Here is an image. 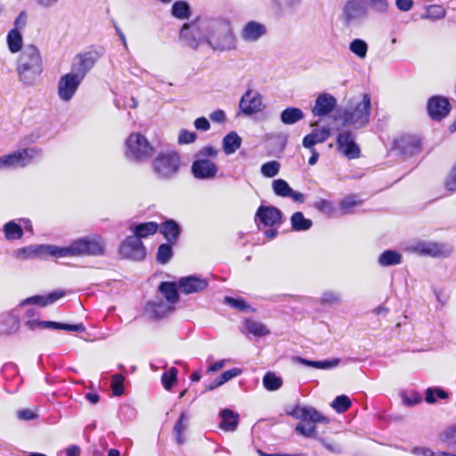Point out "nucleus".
<instances>
[{"label": "nucleus", "instance_id": "1", "mask_svg": "<svg viewBox=\"0 0 456 456\" xmlns=\"http://www.w3.org/2000/svg\"><path fill=\"white\" fill-rule=\"evenodd\" d=\"M180 37L196 50L205 43L213 52L224 53L237 49L238 40L232 21L223 16L200 17L183 25Z\"/></svg>", "mask_w": 456, "mask_h": 456}, {"label": "nucleus", "instance_id": "2", "mask_svg": "<svg viewBox=\"0 0 456 456\" xmlns=\"http://www.w3.org/2000/svg\"><path fill=\"white\" fill-rule=\"evenodd\" d=\"M104 240L98 234L84 236L73 240L68 247L43 246L48 255L57 257L92 256H99L105 253Z\"/></svg>", "mask_w": 456, "mask_h": 456}, {"label": "nucleus", "instance_id": "3", "mask_svg": "<svg viewBox=\"0 0 456 456\" xmlns=\"http://www.w3.org/2000/svg\"><path fill=\"white\" fill-rule=\"evenodd\" d=\"M43 72L40 52L33 45H26L19 56L17 73L19 79L26 86H33Z\"/></svg>", "mask_w": 456, "mask_h": 456}, {"label": "nucleus", "instance_id": "4", "mask_svg": "<svg viewBox=\"0 0 456 456\" xmlns=\"http://www.w3.org/2000/svg\"><path fill=\"white\" fill-rule=\"evenodd\" d=\"M371 99L369 94H363L361 102L351 104L340 113L344 126L355 129L365 127L370 123Z\"/></svg>", "mask_w": 456, "mask_h": 456}, {"label": "nucleus", "instance_id": "5", "mask_svg": "<svg viewBox=\"0 0 456 456\" xmlns=\"http://www.w3.org/2000/svg\"><path fill=\"white\" fill-rule=\"evenodd\" d=\"M152 151L151 144L139 133H132L125 142V156L129 160L142 162L151 158Z\"/></svg>", "mask_w": 456, "mask_h": 456}, {"label": "nucleus", "instance_id": "6", "mask_svg": "<svg viewBox=\"0 0 456 456\" xmlns=\"http://www.w3.org/2000/svg\"><path fill=\"white\" fill-rule=\"evenodd\" d=\"M368 16V6L363 0H347L342 8L340 19L346 28H358L367 20Z\"/></svg>", "mask_w": 456, "mask_h": 456}, {"label": "nucleus", "instance_id": "7", "mask_svg": "<svg viewBox=\"0 0 456 456\" xmlns=\"http://www.w3.org/2000/svg\"><path fill=\"white\" fill-rule=\"evenodd\" d=\"M180 167L181 157L175 151L160 153L153 161V172L160 179L174 178Z\"/></svg>", "mask_w": 456, "mask_h": 456}, {"label": "nucleus", "instance_id": "8", "mask_svg": "<svg viewBox=\"0 0 456 456\" xmlns=\"http://www.w3.org/2000/svg\"><path fill=\"white\" fill-rule=\"evenodd\" d=\"M41 155L37 147L25 148L0 157V169L24 167Z\"/></svg>", "mask_w": 456, "mask_h": 456}, {"label": "nucleus", "instance_id": "9", "mask_svg": "<svg viewBox=\"0 0 456 456\" xmlns=\"http://www.w3.org/2000/svg\"><path fill=\"white\" fill-rule=\"evenodd\" d=\"M26 314L28 320L25 322V325L31 330H34L35 329H54L77 332H84L86 330V327L82 323L66 324L53 321H38L37 319H32L31 317L36 315L34 309L28 310Z\"/></svg>", "mask_w": 456, "mask_h": 456}, {"label": "nucleus", "instance_id": "10", "mask_svg": "<svg viewBox=\"0 0 456 456\" xmlns=\"http://www.w3.org/2000/svg\"><path fill=\"white\" fill-rule=\"evenodd\" d=\"M99 58L100 53L97 51L79 53L75 57L70 72L75 73L77 77L84 80L86 74L94 68Z\"/></svg>", "mask_w": 456, "mask_h": 456}, {"label": "nucleus", "instance_id": "11", "mask_svg": "<svg viewBox=\"0 0 456 456\" xmlns=\"http://www.w3.org/2000/svg\"><path fill=\"white\" fill-rule=\"evenodd\" d=\"M82 82L75 73L69 72L61 76L57 86L58 97L65 102L71 101Z\"/></svg>", "mask_w": 456, "mask_h": 456}, {"label": "nucleus", "instance_id": "12", "mask_svg": "<svg viewBox=\"0 0 456 456\" xmlns=\"http://www.w3.org/2000/svg\"><path fill=\"white\" fill-rule=\"evenodd\" d=\"M119 253L124 258L140 261L145 257L146 249L138 237L130 235L122 242Z\"/></svg>", "mask_w": 456, "mask_h": 456}, {"label": "nucleus", "instance_id": "13", "mask_svg": "<svg viewBox=\"0 0 456 456\" xmlns=\"http://www.w3.org/2000/svg\"><path fill=\"white\" fill-rule=\"evenodd\" d=\"M337 145L338 151L348 159H354L360 157L361 150L355 142V136L351 131H343L337 136Z\"/></svg>", "mask_w": 456, "mask_h": 456}, {"label": "nucleus", "instance_id": "14", "mask_svg": "<svg viewBox=\"0 0 456 456\" xmlns=\"http://www.w3.org/2000/svg\"><path fill=\"white\" fill-rule=\"evenodd\" d=\"M191 174L200 180H210L216 176L218 167L210 159H196L191 164Z\"/></svg>", "mask_w": 456, "mask_h": 456}, {"label": "nucleus", "instance_id": "15", "mask_svg": "<svg viewBox=\"0 0 456 456\" xmlns=\"http://www.w3.org/2000/svg\"><path fill=\"white\" fill-rule=\"evenodd\" d=\"M239 106L245 115L257 113L264 108L262 96L259 93L248 89L241 96Z\"/></svg>", "mask_w": 456, "mask_h": 456}, {"label": "nucleus", "instance_id": "16", "mask_svg": "<svg viewBox=\"0 0 456 456\" xmlns=\"http://www.w3.org/2000/svg\"><path fill=\"white\" fill-rule=\"evenodd\" d=\"M427 110L432 119L441 120L450 113L451 104L447 98L435 95L428 100Z\"/></svg>", "mask_w": 456, "mask_h": 456}, {"label": "nucleus", "instance_id": "17", "mask_svg": "<svg viewBox=\"0 0 456 456\" xmlns=\"http://www.w3.org/2000/svg\"><path fill=\"white\" fill-rule=\"evenodd\" d=\"M337 104V99L333 95L322 93L315 99L312 113L314 117H325L335 110Z\"/></svg>", "mask_w": 456, "mask_h": 456}, {"label": "nucleus", "instance_id": "18", "mask_svg": "<svg viewBox=\"0 0 456 456\" xmlns=\"http://www.w3.org/2000/svg\"><path fill=\"white\" fill-rule=\"evenodd\" d=\"M395 149L405 156H413L420 151V140L411 134L403 135L394 142Z\"/></svg>", "mask_w": 456, "mask_h": 456}, {"label": "nucleus", "instance_id": "19", "mask_svg": "<svg viewBox=\"0 0 456 456\" xmlns=\"http://www.w3.org/2000/svg\"><path fill=\"white\" fill-rule=\"evenodd\" d=\"M174 310L172 304L164 301L163 298L156 297L155 298L147 302L145 305V312L151 319H161L167 316Z\"/></svg>", "mask_w": 456, "mask_h": 456}, {"label": "nucleus", "instance_id": "20", "mask_svg": "<svg viewBox=\"0 0 456 456\" xmlns=\"http://www.w3.org/2000/svg\"><path fill=\"white\" fill-rule=\"evenodd\" d=\"M208 286L206 279L196 275L183 277L178 281V287L183 294H193L205 290Z\"/></svg>", "mask_w": 456, "mask_h": 456}, {"label": "nucleus", "instance_id": "21", "mask_svg": "<svg viewBox=\"0 0 456 456\" xmlns=\"http://www.w3.org/2000/svg\"><path fill=\"white\" fill-rule=\"evenodd\" d=\"M267 33L265 25L250 20L240 30V37L244 42L255 43Z\"/></svg>", "mask_w": 456, "mask_h": 456}, {"label": "nucleus", "instance_id": "22", "mask_svg": "<svg viewBox=\"0 0 456 456\" xmlns=\"http://www.w3.org/2000/svg\"><path fill=\"white\" fill-rule=\"evenodd\" d=\"M256 217L265 226H273L281 223V211L276 207L261 205Z\"/></svg>", "mask_w": 456, "mask_h": 456}, {"label": "nucleus", "instance_id": "23", "mask_svg": "<svg viewBox=\"0 0 456 456\" xmlns=\"http://www.w3.org/2000/svg\"><path fill=\"white\" fill-rule=\"evenodd\" d=\"M330 136V127L314 128L303 138L302 145L306 149H312L315 144L326 142Z\"/></svg>", "mask_w": 456, "mask_h": 456}, {"label": "nucleus", "instance_id": "24", "mask_svg": "<svg viewBox=\"0 0 456 456\" xmlns=\"http://www.w3.org/2000/svg\"><path fill=\"white\" fill-rule=\"evenodd\" d=\"M413 250L421 256L436 257L444 254V246L437 242L423 240L417 242L413 246Z\"/></svg>", "mask_w": 456, "mask_h": 456}, {"label": "nucleus", "instance_id": "25", "mask_svg": "<svg viewBox=\"0 0 456 456\" xmlns=\"http://www.w3.org/2000/svg\"><path fill=\"white\" fill-rule=\"evenodd\" d=\"M64 296L65 292L63 290H54L46 296L37 295L28 297L27 299L23 300L20 305H37L40 306H46L54 303Z\"/></svg>", "mask_w": 456, "mask_h": 456}, {"label": "nucleus", "instance_id": "26", "mask_svg": "<svg viewBox=\"0 0 456 456\" xmlns=\"http://www.w3.org/2000/svg\"><path fill=\"white\" fill-rule=\"evenodd\" d=\"M181 231L182 229L180 224L173 219L166 220L160 226V233L170 244L176 243L181 234Z\"/></svg>", "mask_w": 456, "mask_h": 456}, {"label": "nucleus", "instance_id": "27", "mask_svg": "<svg viewBox=\"0 0 456 456\" xmlns=\"http://www.w3.org/2000/svg\"><path fill=\"white\" fill-rule=\"evenodd\" d=\"M159 225L155 222L140 223L130 226V231L139 240L147 238L150 235H153L157 232Z\"/></svg>", "mask_w": 456, "mask_h": 456}, {"label": "nucleus", "instance_id": "28", "mask_svg": "<svg viewBox=\"0 0 456 456\" xmlns=\"http://www.w3.org/2000/svg\"><path fill=\"white\" fill-rule=\"evenodd\" d=\"M220 428L225 431H234L239 423V415L230 409H224L219 413Z\"/></svg>", "mask_w": 456, "mask_h": 456}, {"label": "nucleus", "instance_id": "29", "mask_svg": "<svg viewBox=\"0 0 456 456\" xmlns=\"http://www.w3.org/2000/svg\"><path fill=\"white\" fill-rule=\"evenodd\" d=\"M305 118L303 110L297 107H288L280 115L281 121L284 125H294Z\"/></svg>", "mask_w": 456, "mask_h": 456}, {"label": "nucleus", "instance_id": "30", "mask_svg": "<svg viewBox=\"0 0 456 456\" xmlns=\"http://www.w3.org/2000/svg\"><path fill=\"white\" fill-rule=\"evenodd\" d=\"M159 291L169 304L174 305L179 299L176 283L172 281H162L159 285Z\"/></svg>", "mask_w": 456, "mask_h": 456}, {"label": "nucleus", "instance_id": "31", "mask_svg": "<svg viewBox=\"0 0 456 456\" xmlns=\"http://www.w3.org/2000/svg\"><path fill=\"white\" fill-rule=\"evenodd\" d=\"M241 145V138L235 132H230L223 139V150L226 155L234 153Z\"/></svg>", "mask_w": 456, "mask_h": 456}, {"label": "nucleus", "instance_id": "32", "mask_svg": "<svg viewBox=\"0 0 456 456\" xmlns=\"http://www.w3.org/2000/svg\"><path fill=\"white\" fill-rule=\"evenodd\" d=\"M402 262V255L395 251L387 249L385 250L378 259V263L381 266H391L401 264Z\"/></svg>", "mask_w": 456, "mask_h": 456}, {"label": "nucleus", "instance_id": "33", "mask_svg": "<svg viewBox=\"0 0 456 456\" xmlns=\"http://www.w3.org/2000/svg\"><path fill=\"white\" fill-rule=\"evenodd\" d=\"M292 230L297 232L307 231L312 225L311 219L305 218L302 212H296L290 217Z\"/></svg>", "mask_w": 456, "mask_h": 456}, {"label": "nucleus", "instance_id": "34", "mask_svg": "<svg viewBox=\"0 0 456 456\" xmlns=\"http://www.w3.org/2000/svg\"><path fill=\"white\" fill-rule=\"evenodd\" d=\"M4 233L7 240H15L22 238L23 230L20 224L9 221L4 225Z\"/></svg>", "mask_w": 456, "mask_h": 456}, {"label": "nucleus", "instance_id": "35", "mask_svg": "<svg viewBox=\"0 0 456 456\" xmlns=\"http://www.w3.org/2000/svg\"><path fill=\"white\" fill-rule=\"evenodd\" d=\"M7 45L12 53H16L22 49V36L18 28H12L7 35Z\"/></svg>", "mask_w": 456, "mask_h": 456}, {"label": "nucleus", "instance_id": "36", "mask_svg": "<svg viewBox=\"0 0 456 456\" xmlns=\"http://www.w3.org/2000/svg\"><path fill=\"white\" fill-rule=\"evenodd\" d=\"M189 419V416L185 411L182 412L180 417L174 427V434L175 436L176 442L179 444H183L185 442V437L183 436V433L187 429V424L185 421Z\"/></svg>", "mask_w": 456, "mask_h": 456}, {"label": "nucleus", "instance_id": "37", "mask_svg": "<svg viewBox=\"0 0 456 456\" xmlns=\"http://www.w3.org/2000/svg\"><path fill=\"white\" fill-rule=\"evenodd\" d=\"M263 386L268 391H276L282 386V379L273 371H267L263 378Z\"/></svg>", "mask_w": 456, "mask_h": 456}, {"label": "nucleus", "instance_id": "38", "mask_svg": "<svg viewBox=\"0 0 456 456\" xmlns=\"http://www.w3.org/2000/svg\"><path fill=\"white\" fill-rule=\"evenodd\" d=\"M172 245L173 244L167 242L159 246L156 255V259L159 264L166 265L171 260L174 255Z\"/></svg>", "mask_w": 456, "mask_h": 456}, {"label": "nucleus", "instance_id": "39", "mask_svg": "<svg viewBox=\"0 0 456 456\" xmlns=\"http://www.w3.org/2000/svg\"><path fill=\"white\" fill-rule=\"evenodd\" d=\"M245 328L248 333L256 337H264L269 334V330L263 323L254 320L247 319L245 321Z\"/></svg>", "mask_w": 456, "mask_h": 456}, {"label": "nucleus", "instance_id": "40", "mask_svg": "<svg viewBox=\"0 0 456 456\" xmlns=\"http://www.w3.org/2000/svg\"><path fill=\"white\" fill-rule=\"evenodd\" d=\"M224 302L240 312H253L254 309L241 297H225Z\"/></svg>", "mask_w": 456, "mask_h": 456}, {"label": "nucleus", "instance_id": "41", "mask_svg": "<svg viewBox=\"0 0 456 456\" xmlns=\"http://www.w3.org/2000/svg\"><path fill=\"white\" fill-rule=\"evenodd\" d=\"M191 13L190 5L184 1L175 2L172 5V14L174 17L184 20L189 18Z\"/></svg>", "mask_w": 456, "mask_h": 456}, {"label": "nucleus", "instance_id": "42", "mask_svg": "<svg viewBox=\"0 0 456 456\" xmlns=\"http://www.w3.org/2000/svg\"><path fill=\"white\" fill-rule=\"evenodd\" d=\"M349 50L360 59H364L367 55L368 45L364 40L356 38L350 43Z\"/></svg>", "mask_w": 456, "mask_h": 456}, {"label": "nucleus", "instance_id": "43", "mask_svg": "<svg viewBox=\"0 0 456 456\" xmlns=\"http://www.w3.org/2000/svg\"><path fill=\"white\" fill-rule=\"evenodd\" d=\"M272 186L273 192L279 197L287 198L291 193V187L283 179L273 180Z\"/></svg>", "mask_w": 456, "mask_h": 456}, {"label": "nucleus", "instance_id": "44", "mask_svg": "<svg viewBox=\"0 0 456 456\" xmlns=\"http://www.w3.org/2000/svg\"><path fill=\"white\" fill-rule=\"evenodd\" d=\"M445 15V9L439 4H432L426 8L425 13L421 16L423 19L439 20Z\"/></svg>", "mask_w": 456, "mask_h": 456}, {"label": "nucleus", "instance_id": "45", "mask_svg": "<svg viewBox=\"0 0 456 456\" xmlns=\"http://www.w3.org/2000/svg\"><path fill=\"white\" fill-rule=\"evenodd\" d=\"M352 405V402L347 395H338L332 402L331 406L338 413H343Z\"/></svg>", "mask_w": 456, "mask_h": 456}, {"label": "nucleus", "instance_id": "46", "mask_svg": "<svg viewBox=\"0 0 456 456\" xmlns=\"http://www.w3.org/2000/svg\"><path fill=\"white\" fill-rule=\"evenodd\" d=\"M178 370L171 367L168 371H165L161 377V382L165 389L170 390L177 379Z\"/></svg>", "mask_w": 456, "mask_h": 456}, {"label": "nucleus", "instance_id": "47", "mask_svg": "<svg viewBox=\"0 0 456 456\" xmlns=\"http://www.w3.org/2000/svg\"><path fill=\"white\" fill-rule=\"evenodd\" d=\"M43 246L44 245H40L37 248L27 247V248H20L16 251V256L19 258H21V259H27V258L33 257L41 253L48 254L45 248H42Z\"/></svg>", "mask_w": 456, "mask_h": 456}, {"label": "nucleus", "instance_id": "48", "mask_svg": "<svg viewBox=\"0 0 456 456\" xmlns=\"http://www.w3.org/2000/svg\"><path fill=\"white\" fill-rule=\"evenodd\" d=\"M440 440L446 444L448 448L456 445V425L447 428L441 435Z\"/></svg>", "mask_w": 456, "mask_h": 456}, {"label": "nucleus", "instance_id": "49", "mask_svg": "<svg viewBox=\"0 0 456 456\" xmlns=\"http://www.w3.org/2000/svg\"><path fill=\"white\" fill-rule=\"evenodd\" d=\"M365 3L368 6V11L370 10L378 14L386 13L389 6L387 0H365Z\"/></svg>", "mask_w": 456, "mask_h": 456}, {"label": "nucleus", "instance_id": "50", "mask_svg": "<svg viewBox=\"0 0 456 456\" xmlns=\"http://www.w3.org/2000/svg\"><path fill=\"white\" fill-rule=\"evenodd\" d=\"M281 165L276 160L268 161L262 165L261 173L264 176L272 178L279 174Z\"/></svg>", "mask_w": 456, "mask_h": 456}, {"label": "nucleus", "instance_id": "51", "mask_svg": "<svg viewBox=\"0 0 456 456\" xmlns=\"http://www.w3.org/2000/svg\"><path fill=\"white\" fill-rule=\"evenodd\" d=\"M447 397V392L440 387H428L426 390V401L428 403H436L437 398L445 399Z\"/></svg>", "mask_w": 456, "mask_h": 456}, {"label": "nucleus", "instance_id": "52", "mask_svg": "<svg viewBox=\"0 0 456 456\" xmlns=\"http://www.w3.org/2000/svg\"><path fill=\"white\" fill-rule=\"evenodd\" d=\"M125 377L122 374H114L111 378V389L115 396L124 394Z\"/></svg>", "mask_w": 456, "mask_h": 456}, {"label": "nucleus", "instance_id": "53", "mask_svg": "<svg viewBox=\"0 0 456 456\" xmlns=\"http://www.w3.org/2000/svg\"><path fill=\"white\" fill-rule=\"evenodd\" d=\"M304 411L305 416H303V421H311L313 423H316L325 420V418L313 407L305 406Z\"/></svg>", "mask_w": 456, "mask_h": 456}, {"label": "nucleus", "instance_id": "54", "mask_svg": "<svg viewBox=\"0 0 456 456\" xmlns=\"http://www.w3.org/2000/svg\"><path fill=\"white\" fill-rule=\"evenodd\" d=\"M340 301V295L331 290L324 291L320 298V303L322 305L338 304Z\"/></svg>", "mask_w": 456, "mask_h": 456}, {"label": "nucleus", "instance_id": "55", "mask_svg": "<svg viewBox=\"0 0 456 456\" xmlns=\"http://www.w3.org/2000/svg\"><path fill=\"white\" fill-rule=\"evenodd\" d=\"M218 154V150L211 145H207L201 148L195 154L196 159H208V158H216Z\"/></svg>", "mask_w": 456, "mask_h": 456}, {"label": "nucleus", "instance_id": "56", "mask_svg": "<svg viewBox=\"0 0 456 456\" xmlns=\"http://www.w3.org/2000/svg\"><path fill=\"white\" fill-rule=\"evenodd\" d=\"M358 204L355 195H350L344 198L340 203V208L344 211V214L350 213L351 209Z\"/></svg>", "mask_w": 456, "mask_h": 456}, {"label": "nucleus", "instance_id": "57", "mask_svg": "<svg viewBox=\"0 0 456 456\" xmlns=\"http://www.w3.org/2000/svg\"><path fill=\"white\" fill-rule=\"evenodd\" d=\"M296 432L305 436L317 439L315 426H305V424L299 423L296 427Z\"/></svg>", "mask_w": 456, "mask_h": 456}, {"label": "nucleus", "instance_id": "58", "mask_svg": "<svg viewBox=\"0 0 456 456\" xmlns=\"http://www.w3.org/2000/svg\"><path fill=\"white\" fill-rule=\"evenodd\" d=\"M314 208L318 211L326 215H330L334 210L332 202L324 199H320L319 200L315 201Z\"/></svg>", "mask_w": 456, "mask_h": 456}, {"label": "nucleus", "instance_id": "59", "mask_svg": "<svg viewBox=\"0 0 456 456\" xmlns=\"http://www.w3.org/2000/svg\"><path fill=\"white\" fill-rule=\"evenodd\" d=\"M317 440L322 444V446L327 449L329 452L334 454H340L343 452L342 447L331 442H329L327 439L323 437H317Z\"/></svg>", "mask_w": 456, "mask_h": 456}, {"label": "nucleus", "instance_id": "60", "mask_svg": "<svg viewBox=\"0 0 456 456\" xmlns=\"http://www.w3.org/2000/svg\"><path fill=\"white\" fill-rule=\"evenodd\" d=\"M340 362L338 358L328 359L323 361H316L315 369L330 370L337 367Z\"/></svg>", "mask_w": 456, "mask_h": 456}, {"label": "nucleus", "instance_id": "61", "mask_svg": "<svg viewBox=\"0 0 456 456\" xmlns=\"http://www.w3.org/2000/svg\"><path fill=\"white\" fill-rule=\"evenodd\" d=\"M197 138V134L194 132H191L185 129L181 130L179 137H178V142L180 144H186L193 142Z\"/></svg>", "mask_w": 456, "mask_h": 456}, {"label": "nucleus", "instance_id": "62", "mask_svg": "<svg viewBox=\"0 0 456 456\" xmlns=\"http://www.w3.org/2000/svg\"><path fill=\"white\" fill-rule=\"evenodd\" d=\"M242 373V370L240 368H232L228 370L224 371L220 376L221 379L225 382L231 380L232 379L240 375Z\"/></svg>", "mask_w": 456, "mask_h": 456}, {"label": "nucleus", "instance_id": "63", "mask_svg": "<svg viewBox=\"0 0 456 456\" xmlns=\"http://www.w3.org/2000/svg\"><path fill=\"white\" fill-rule=\"evenodd\" d=\"M194 126L197 130L208 131L210 128V124L206 118L201 117L195 119Z\"/></svg>", "mask_w": 456, "mask_h": 456}, {"label": "nucleus", "instance_id": "64", "mask_svg": "<svg viewBox=\"0 0 456 456\" xmlns=\"http://www.w3.org/2000/svg\"><path fill=\"white\" fill-rule=\"evenodd\" d=\"M18 418L23 420H32L37 418V414L30 409H23L17 412Z\"/></svg>", "mask_w": 456, "mask_h": 456}]
</instances>
